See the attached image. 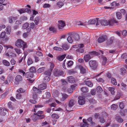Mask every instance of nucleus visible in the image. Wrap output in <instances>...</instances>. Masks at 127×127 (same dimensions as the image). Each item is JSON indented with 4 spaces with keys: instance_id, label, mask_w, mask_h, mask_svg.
I'll return each mask as SVG.
<instances>
[{
    "instance_id": "38",
    "label": "nucleus",
    "mask_w": 127,
    "mask_h": 127,
    "mask_svg": "<svg viewBox=\"0 0 127 127\" xmlns=\"http://www.w3.org/2000/svg\"><path fill=\"white\" fill-rule=\"evenodd\" d=\"M49 30L53 33L56 32L57 30L56 29L53 27H50L49 28Z\"/></svg>"
},
{
    "instance_id": "8",
    "label": "nucleus",
    "mask_w": 127,
    "mask_h": 127,
    "mask_svg": "<svg viewBox=\"0 0 127 127\" xmlns=\"http://www.w3.org/2000/svg\"><path fill=\"white\" fill-rule=\"evenodd\" d=\"M107 36L106 35H103L100 36L98 39L97 41L99 43H101L106 40Z\"/></svg>"
},
{
    "instance_id": "54",
    "label": "nucleus",
    "mask_w": 127,
    "mask_h": 127,
    "mask_svg": "<svg viewBox=\"0 0 127 127\" xmlns=\"http://www.w3.org/2000/svg\"><path fill=\"white\" fill-rule=\"evenodd\" d=\"M10 63L12 65H15L16 63V61L14 60V59L13 58L10 61Z\"/></svg>"
},
{
    "instance_id": "46",
    "label": "nucleus",
    "mask_w": 127,
    "mask_h": 127,
    "mask_svg": "<svg viewBox=\"0 0 127 127\" xmlns=\"http://www.w3.org/2000/svg\"><path fill=\"white\" fill-rule=\"evenodd\" d=\"M111 83L114 85H116L117 84V83L116 80L114 78H112L111 81Z\"/></svg>"
},
{
    "instance_id": "40",
    "label": "nucleus",
    "mask_w": 127,
    "mask_h": 127,
    "mask_svg": "<svg viewBox=\"0 0 127 127\" xmlns=\"http://www.w3.org/2000/svg\"><path fill=\"white\" fill-rule=\"evenodd\" d=\"M72 36L69 35L67 38V40L70 43H72L73 42V40L72 38Z\"/></svg>"
},
{
    "instance_id": "52",
    "label": "nucleus",
    "mask_w": 127,
    "mask_h": 127,
    "mask_svg": "<svg viewBox=\"0 0 127 127\" xmlns=\"http://www.w3.org/2000/svg\"><path fill=\"white\" fill-rule=\"evenodd\" d=\"M16 97L17 99H20L22 97V95L21 94L18 93L16 95Z\"/></svg>"
},
{
    "instance_id": "43",
    "label": "nucleus",
    "mask_w": 127,
    "mask_h": 127,
    "mask_svg": "<svg viewBox=\"0 0 127 127\" xmlns=\"http://www.w3.org/2000/svg\"><path fill=\"white\" fill-rule=\"evenodd\" d=\"M116 16L117 18L119 19H121L122 18V14L120 12H117L116 13Z\"/></svg>"
},
{
    "instance_id": "23",
    "label": "nucleus",
    "mask_w": 127,
    "mask_h": 127,
    "mask_svg": "<svg viewBox=\"0 0 127 127\" xmlns=\"http://www.w3.org/2000/svg\"><path fill=\"white\" fill-rule=\"evenodd\" d=\"M31 118L32 120L34 122H36L37 120H39L35 113H34L33 115L32 116Z\"/></svg>"
},
{
    "instance_id": "53",
    "label": "nucleus",
    "mask_w": 127,
    "mask_h": 127,
    "mask_svg": "<svg viewBox=\"0 0 127 127\" xmlns=\"http://www.w3.org/2000/svg\"><path fill=\"white\" fill-rule=\"evenodd\" d=\"M119 106L120 108L121 109H123L125 106L124 105V102H120V103Z\"/></svg>"
},
{
    "instance_id": "57",
    "label": "nucleus",
    "mask_w": 127,
    "mask_h": 127,
    "mask_svg": "<svg viewBox=\"0 0 127 127\" xmlns=\"http://www.w3.org/2000/svg\"><path fill=\"white\" fill-rule=\"evenodd\" d=\"M14 50L18 54H19L21 53V50L20 49L16 48L14 49Z\"/></svg>"
},
{
    "instance_id": "28",
    "label": "nucleus",
    "mask_w": 127,
    "mask_h": 127,
    "mask_svg": "<svg viewBox=\"0 0 127 127\" xmlns=\"http://www.w3.org/2000/svg\"><path fill=\"white\" fill-rule=\"evenodd\" d=\"M85 82H86V85L88 87H92L93 86V84L90 81H85Z\"/></svg>"
},
{
    "instance_id": "24",
    "label": "nucleus",
    "mask_w": 127,
    "mask_h": 127,
    "mask_svg": "<svg viewBox=\"0 0 127 127\" xmlns=\"http://www.w3.org/2000/svg\"><path fill=\"white\" fill-rule=\"evenodd\" d=\"M91 58L90 56L88 54L84 56V60L86 62H88Z\"/></svg>"
},
{
    "instance_id": "18",
    "label": "nucleus",
    "mask_w": 127,
    "mask_h": 127,
    "mask_svg": "<svg viewBox=\"0 0 127 127\" xmlns=\"http://www.w3.org/2000/svg\"><path fill=\"white\" fill-rule=\"evenodd\" d=\"M15 80L17 82H21L22 80V77L20 75H18L16 76Z\"/></svg>"
},
{
    "instance_id": "59",
    "label": "nucleus",
    "mask_w": 127,
    "mask_h": 127,
    "mask_svg": "<svg viewBox=\"0 0 127 127\" xmlns=\"http://www.w3.org/2000/svg\"><path fill=\"white\" fill-rule=\"evenodd\" d=\"M11 27L10 26L7 27L6 28V32H7V33H9L10 32V31L11 30Z\"/></svg>"
},
{
    "instance_id": "34",
    "label": "nucleus",
    "mask_w": 127,
    "mask_h": 127,
    "mask_svg": "<svg viewBox=\"0 0 127 127\" xmlns=\"http://www.w3.org/2000/svg\"><path fill=\"white\" fill-rule=\"evenodd\" d=\"M18 72L19 73L21 74L24 77L25 76L26 73L23 70L21 69H18Z\"/></svg>"
},
{
    "instance_id": "35",
    "label": "nucleus",
    "mask_w": 127,
    "mask_h": 127,
    "mask_svg": "<svg viewBox=\"0 0 127 127\" xmlns=\"http://www.w3.org/2000/svg\"><path fill=\"white\" fill-rule=\"evenodd\" d=\"M50 80V78L49 76H45L44 77L43 79V82L45 83H47Z\"/></svg>"
},
{
    "instance_id": "58",
    "label": "nucleus",
    "mask_w": 127,
    "mask_h": 127,
    "mask_svg": "<svg viewBox=\"0 0 127 127\" xmlns=\"http://www.w3.org/2000/svg\"><path fill=\"white\" fill-rule=\"evenodd\" d=\"M40 19V18L39 17H36L35 19L34 22L35 24H36L38 23Z\"/></svg>"
},
{
    "instance_id": "11",
    "label": "nucleus",
    "mask_w": 127,
    "mask_h": 127,
    "mask_svg": "<svg viewBox=\"0 0 127 127\" xmlns=\"http://www.w3.org/2000/svg\"><path fill=\"white\" fill-rule=\"evenodd\" d=\"M23 29H26L28 32H29L31 31V28L29 26V24H23L22 27Z\"/></svg>"
},
{
    "instance_id": "9",
    "label": "nucleus",
    "mask_w": 127,
    "mask_h": 127,
    "mask_svg": "<svg viewBox=\"0 0 127 127\" xmlns=\"http://www.w3.org/2000/svg\"><path fill=\"white\" fill-rule=\"evenodd\" d=\"M78 103L80 105L84 104L85 103L84 98L82 96H79L78 98Z\"/></svg>"
},
{
    "instance_id": "44",
    "label": "nucleus",
    "mask_w": 127,
    "mask_h": 127,
    "mask_svg": "<svg viewBox=\"0 0 127 127\" xmlns=\"http://www.w3.org/2000/svg\"><path fill=\"white\" fill-rule=\"evenodd\" d=\"M51 116L52 118L54 119H57L59 118V116L58 114H52Z\"/></svg>"
},
{
    "instance_id": "19",
    "label": "nucleus",
    "mask_w": 127,
    "mask_h": 127,
    "mask_svg": "<svg viewBox=\"0 0 127 127\" xmlns=\"http://www.w3.org/2000/svg\"><path fill=\"white\" fill-rule=\"evenodd\" d=\"M33 92V93H37L38 94H41V92L39 90V89H37L35 87H34L32 88Z\"/></svg>"
},
{
    "instance_id": "3",
    "label": "nucleus",
    "mask_w": 127,
    "mask_h": 127,
    "mask_svg": "<svg viewBox=\"0 0 127 127\" xmlns=\"http://www.w3.org/2000/svg\"><path fill=\"white\" fill-rule=\"evenodd\" d=\"M15 45L18 47L21 48L22 47L23 50H24V49L27 47L26 43L21 39L17 40L16 42Z\"/></svg>"
},
{
    "instance_id": "30",
    "label": "nucleus",
    "mask_w": 127,
    "mask_h": 127,
    "mask_svg": "<svg viewBox=\"0 0 127 127\" xmlns=\"http://www.w3.org/2000/svg\"><path fill=\"white\" fill-rule=\"evenodd\" d=\"M33 63V62L32 58L31 57L29 58L28 59L27 62L28 65H30L32 64Z\"/></svg>"
},
{
    "instance_id": "36",
    "label": "nucleus",
    "mask_w": 127,
    "mask_h": 127,
    "mask_svg": "<svg viewBox=\"0 0 127 127\" xmlns=\"http://www.w3.org/2000/svg\"><path fill=\"white\" fill-rule=\"evenodd\" d=\"M103 61L102 63V65H105L107 62V59L105 57H103L102 58Z\"/></svg>"
},
{
    "instance_id": "63",
    "label": "nucleus",
    "mask_w": 127,
    "mask_h": 127,
    "mask_svg": "<svg viewBox=\"0 0 127 127\" xmlns=\"http://www.w3.org/2000/svg\"><path fill=\"white\" fill-rule=\"evenodd\" d=\"M17 10L21 14L25 13V11L24 10V9H20L19 10Z\"/></svg>"
},
{
    "instance_id": "2",
    "label": "nucleus",
    "mask_w": 127,
    "mask_h": 127,
    "mask_svg": "<svg viewBox=\"0 0 127 127\" xmlns=\"http://www.w3.org/2000/svg\"><path fill=\"white\" fill-rule=\"evenodd\" d=\"M117 23V21L114 19H113L108 21L106 20H99V19L97 18H96L95 19L90 20L88 22V23L89 24H99V23L101 24H104V23L112 24L113 23Z\"/></svg>"
},
{
    "instance_id": "17",
    "label": "nucleus",
    "mask_w": 127,
    "mask_h": 127,
    "mask_svg": "<svg viewBox=\"0 0 127 127\" xmlns=\"http://www.w3.org/2000/svg\"><path fill=\"white\" fill-rule=\"evenodd\" d=\"M78 67L80 70V72L82 74L85 73L86 70L81 65H79L78 66Z\"/></svg>"
},
{
    "instance_id": "29",
    "label": "nucleus",
    "mask_w": 127,
    "mask_h": 127,
    "mask_svg": "<svg viewBox=\"0 0 127 127\" xmlns=\"http://www.w3.org/2000/svg\"><path fill=\"white\" fill-rule=\"evenodd\" d=\"M2 63L4 65L9 66L10 65V63L6 60H4L2 61Z\"/></svg>"
},
{
    "instance_id": "45",
    "label": "nucleus",
    "mask_w": 127,
    "mask_h": 127,
    "mask_svg": "<svg viewBox=\"0 0 127 127\" xmlns=\"http://www.w3.org/2000/svg\"><path fill=\"white\" fill-rule=\"evenodd\" d=\"M96 90L97 93H99L102 92L103 91L102 88L100 86L97 87Z\"/></svg>"
},
{
    "instance_id": "14",
    "label": "nucleus",
    "mask_w": 127,
    "mask_h": 127,
    "mask_svg": "<svg viewBox=\"0 0 127 127\" xmlns=\"http://www.w3.org/2000/svg\"><path fill=\"white\" fill-rule=\"evenodd\" d=\"M0 36L3 40L7 41L8 40V38L6 36L5 32H2L1 33Z\"/></svg>"
},
{
    "instance_id": "62",
    "label": "nucleus",
    "mask_w": 127,
    "mask_h": 127,
    "mask_svg": "<svg viewBox=\"0 0 127 127\" xmlns=\"http://www.w3.org/2000/svg\"><path fill=\"white\" fill-rule=\"evenodd\" d=\"M77 86V85L75 84L72 85L71 86L70 88L74 91Z\"/></svg>"
},
{
    "instance_id": "21",
    "label": "nucleus",
    "mask_w": 127,
    "mask_h": 127,
    "mask_svg": "<svg viewBox=\"0 0 127 127\" xmlns=\"http://www.w3.org/2000/svg\"><path fill=\"white\" fill-rule=\"evenodd\" d=\"M62 47L63 49L65 50H66L69 48V46L66 43H63Z\"/></svg>"
},
{
    "instance_id": "16",
    "label": "nucleus",
    "mask_w": 127,
    "mask_h": 127,
    "mask_svg": "<svg viewBox=\"0 0 127 127\" xmlns=\"http://www.w3.org/2000/svg\"><path fill=\"white\" fill-rule=\"evenodd\" d=\"M76 103V101L74 99L71 100L69 102L68 104V106L71 108Z\"/></svg>"
},
{
    "instance_id": "60",
    "label": "nucleus",
    "mask_w": 127,
    "mask_h": 127,
    "mask_svg": "<svg viewBox=\"0 0 127 127\" xmlns=\"http://www.w3.org/2000/svg\"><path fill=\"white\" fill-rule=\"evenodd\" d=\"M33 99L34 100H36L37 98V93H33Z\"/></svg>"
},
{
    "instance_id": "37",
    "label": "nucleus",
    "mask_w": 127,
    "mask_h": 127,
    "mask_svg": "<svg viewBox=\"0 0 127 127\" xmlns=\"http://www.w3.org/2000/svg\"><path fill=\"white\" fill-rule=\"evenodd\" d=\"M30 72H31L32 73H35L36 72V70L35 67L34 66L31 67L29 69Z\"/></svg>"
},
{
    "instance_id": "61",
    "label": "nucleus",
    "mask_w": 127,
    "mask_h": 127,
    "mask_svg": "<svg viewBox=\"0 0 127 127\" xmlns=\"http://www.w3.org/2000/svg\"><path fill=\"white\" fill-rule=\"evenodd\" d=\"M17 92L19 93H23L25 92V90H23L22 88H20L19 89H18L17 91Z\"/></svg>"
},
{
    "instance_id": "56",
    "label": "nucleus",
    "mask_w": 127,
    "mask_h": 127,
    "mask_svg": "<svg viewBox=\"0 0 127 127\" xmlns=\"http://www.w3.org/2000/svg\"><path fill=\"white\" fill-rule=\"evenodd\" d=\"M9 57H16V54L14 53L11 52H9Z\"/></svg>"
},
{
    "instance_id": "51",
    "label": "nucleus",
    "mask_w": 127,
    "mask_h": 127,
    "mask_svg": "<svg viewBox=\"0 0 127 127\" xmlns=\"http://www.w3.org/2000/svg\"><path fill=\"white\" fill-rule=\"evenodd\" d=\"M3 110V108L2 107H0V114L2 116H5L6 115V113L5 112L1 113V111Z\"/></svg>"
},
{
    "instance_id": "50",
    "label": "nucleus",
    "mask_w": 127,
    "mask_h": 127,
    "mask_svg": "<svg viewBox=\"0 0 127 127\" xmlns=\"http://www.w3.org/2000/svg\"><path fill=\"white\" fill-rule=\"evenodd\" d=\"M57 4L58 6L60 8L62 7L64 4V3L61 2H58Z\"/></svg>"
},
{
    "instance_id": "26",
    "label": "nucleus",
    "mask_w": 127,
    "mask_h": 127,
    "mask_svg": "<svg viewBox=\"0 0 127 127\" xmlns=\"http://www.w3.org/2000/svg\"><path fill=\"white\" fill-rule=\"evenodd\" d=\"M58 27L59 30L61 31L63 30L64 27L66 26V24H58Z\"/></svg>"
},
{
    "instance_id": "15",
    "label": "nucleus",
    "mask_w": 127,
    "mask_h": 127,
    "mask_svg": "<svg viewBox=\"0 0 127 127\" xmlns=\"http://www.w3.org/2000/svg\"><path fill=\"white\" fill-rule=\"evenodd\" d=\"M83 123L81 124V127H89V125L87 123L85 119H83Z\"/></svg>"
},
{
    "instance_id": "33",
    "label": "nucleus",
    "mask_w": 127,
    "mask_h": 127,
    "mask_svg": "<svg viewBox=\"0 0 127 127\" xmlns=\"http://www.w3.org/2000/svg\"><path fill=\"white\" fill-rule=\"evenodd\" d=\"M108 89L111 92V93L112 95H114L115 93V92L114 91L115 90V88L110 87Z\"/></svg>"
},
{
    "instance_id": "4",
    "label": "nucleus",
    "mask_w": 127,
    "mask_h": 127,
    "mask_svg": "<svg viewBox=\"0 0 127 127\" xmlns=\"http://www.w3.org/2000/svg\"><path fill=\"white\" fill-rule=\"evenodd\" d=\"M68 35H70L75 40L77 41L80 38L79 35L75 32H70L67 33Z\"/></svg>"
},
{
    "instance_id": "1",
    "label": "nucleus",
    "mask_w": 127,
    "mask_h": 127,
    "mask_svg": "<svg viewBox=\"0 0 127 127\" xmlns=\"http://www.w3.org/2000/svg\"><path fill=\"white\" fill-rule=\"evenodd\" d=\"M80 26H83L90 29H103L104 28H111L114 24H78Z\"/></svg>"
},
{
    "instance_id": "25",
    "label": "nucleus",
    "mask_w": 127,
    "mask_h": 127,
    "mask_svg": "<svg viewBox=\"0 0 127 127\" xmlns=\"http://www.w3.org/2000/svg\"><path fill=\"white\" fill-rule=\"evenodd\" d=\"M62 97L61 98V101H64L68 97V95L65 94H62Z\"/></svg>"
},
{
    "instance_id": "39",
    "label": "nucleus",
    "mask_w": 127,
    "mask_h": 127,
    "mask_svg": "<svg viewBox=\"0 0 127 127\" xmlns=\"http://www.w3.org/2000/svg\"><path fill=\"white\" fill-rule=\"evenodd\" d=\"M73 64V62L71 60H70L68 61L67 63V66L70 67Z\"/></svg>"
},
{
    "instance_id": "64",
    "label": "nucleus",
    "mask_w": 127,
    "mask_h": 127,
    "mask_svg": "<svg viewBox=\"0 0 127 127\" xmlns=\"http://www.w3.org/2000/svg\"><path fill=\"white\" fill-rule=\"evenodd\" d=\"M121 58L123 59H125L127 58V54L124 53L123 54L121 57Z\"/></svg>"
},
{
    "instance_id": "48",
    "label": "nucleus",
    "mask_w": 127,
    "mask_h": 127,
    "mask_svg": "<svg viewBox=\"0 0 127 127\" xmlns=\"http://www.w3.org/2000/svg\"><path fill=\"white\" fill-rule=\"evenodd\" d=\"M121 70L122 74L123 75H124L126 72V70L123 68H121Z\"/></svg>"
},
{
    "instance_id": "20",
    "label": "nucleus",
    "mask_w": 127,
    "mask_h": 127,
    "mask_svg": "<svg viewBox=\"0 0 127 127\" xmlns=\"http://www.w3.org/2000/svg\"><path fill=\"white\" fill-rule=\"evenodd\" d=\"M89 55L90 56L91 58H92L94 56L98 55V53L95 51H92L89 53Z\"/></svg>"
},
{
    "instance_id": "12",
    "label": "nucleus",
    "mask_w": 127,
    "mask_h": 127,
    "mask_svg": "<svg viewBox=\"0 0 127 127\" xmlns=\"http://www.w3.org/2000/svg\"><path fill=\"white\" fill-rule=\"evenodd\" d=\"M67 79L69 82L71 83H73L75 82V78L72 76H69L67 77Z\"/></svg>"
},
{
    "instance_id": "27",
    "label": "nucleus",
    "mask_w": 127,
    "mask_h": 127,
    "mask_svg": "<svg viewBox=\"0 0 127 127\" xmlns=\"http://www.w3.org/2000/svg\"><path fill=\"white\" fill-rule=\"evenodd\" d=\"M117 121L119 123H122L123 121V120L119 116H116L115 117Z\"/></svg>"
},
{
    "instance_id": "47",
    "label": "nucleus",
    "mask_w": 127,
    "mask_h": 127,
    "mask_svg": "<svg viewBox=\"0 0 127 127\" xmlns=\"http://www.w3.org/2000/svg\"><path fill=\"white\" fill-rule=\"evenodd\" d=\"M52 71H51L50 70L46 71L45 72L44 74L45 75L50 76L51 75V72Z\"/></svg>"
},
{
    "instance_id": "5",
    "label": "nucleus",
    "mask_w": 127,
    "mask_h": 127,
    "mask_svg": "<svg viewBox=\"0 0 127 127\" xmlns=\"http://www.w3.org/2000/svg\"><path fill=\"white\" fill-rule=\"evenodd\" d=\"M54 75L58 77L63 75L64 72L63 71L59 70L57 69H55L53 71Z\"/></svg>"
},
{
    "instance_id": "13",
    "label": "nucleus",
    "mask_w": 127,
    "mask_h": 127,
    "mask_svg": "<svg viewBox=\"0 0 127 127\" xmlns=\"http://www.w3.org/2000/svg\"><path fill=\"white\" fill-rule=\"evenodd\" d=\"M47 85L46 83H43L39 85L38 86V88L39 90H42L46 89V88Z\"/></svg>"
},
{
    "instance_id": "6",
    "label": "nucleus",
    "mask_w": 127,
    "mask_h": 127,
    "mask_svg": "<svg viewBox=\"0 0 127 127\" xmlns=\"http://www.w3.org/2000/svg\"><path fill=\"white\" fill-rule=\"evenodd\" d=\"M90 66L91 68L94 70L96 69L97 66L96 62L94 60H91L89 62Z\"/></svg>"
},
{
    "instance_id": "55",
    "label": "nucleus",
    "mask_w": 127,
    "mask_h": 127,
    "mask_svg": "<svg viewBox=\"0 0 127 127\" xmlns=\"http://www.w3.org/2000/svg\"><path fill=\"white\" fill-rule=\"evenodd\" d=\"M51 6V5L48 3H45L43 6V7L44 8H49Z\"/></svg>"
},
{
    "instance_id": "32",
    "label": "nucleus",
    "mask_w": 127,
    "mask_h": 127,
    "mask_svg": "<svg viewBox=\"0 0 127 127\" xmlns=\"http://www.w3.org/2000/svg\"><path fill=\"white\" fill-rule=\"evenodd\" d=\"M81 91L84 93H86L88 92V88L83 87L81 88Z\"/></svg>"
},
{
    "instance_id": "41",
    "label": "nucleus",
    "mask_w": 127,
    "mask_h": 127,
    "mask_svg": "<svg viewBox=\"0 0 127 127\" xmlns=\"http://www.w3.org/2000/svg\"><path fill=\"white\" fill-rule=\"evenodd\" d=\"M44 69V67L40 68L37 70V72L39 73H41L43 71Z\"/></svg>"
},
{
    "instance_id": "42",
    "label": "nucleus",
    "mask_w": 127,
    "mask_h": 127,
    "mask_svg": "<svg viewBox=\"0 0 127 127\" xmlns=\"http://www.w3.org/2000/svg\"><path fill=\"white\" fill-rule=\"evenodd\" d=\"M118 106L116 104H113L111 106V110H116L118 107Z\"/></svg>"
},
{
    "instance_id": "31",
    "label": "nucleus",
    "mask_w": 127,
    "mask_h": 127,
    "mask_svg": "<svg viewBox=\"0 0 127 127\" xmlns=\"http://www.w3.org/2000/svg\"><path fill=\"white\" fill-rule=\"evenodd\" d=\"M45 95H46L45 97V96H44V95H43V98H49L51 97V94L50 92H46L45 93Z\"/></svg>"
},
{
    "instance_id": "7",
    "label": "nucleus",
    "mask_w": 127,
    "mask_h": 127,
    "mask_svg": "<svg viewBox=\"0 0 127 127\" xmlns=\"http://www.w3.org/2000/svg\"><path fill=\"white\" fill-rule=\"evenodd\" d=\"M39 119H42L44 118L45 116L44 115V112L42 111H38L35 113Z\"/></svg>"
},
{
    "instance_id": "49",
    "label": "nucleus",
    "mask_w": 127,
    "mask_h": 127,
    "mask_svg": "<svg viewBox=\"0 0 127 127\" xmlns=\"http://www.w3.org/2000/svg\"><path fill=\"white\" fill-rule=\"evenodd\" d=\"M67 72L69 74H74L75 73V71L73 69L68 70L67 71Z\"/></svg>"
},
{
    "instance_id": "22",
    "label": "nucleus",
    "mask_w": 127,
    "mask_h": 127,
    "mask_svg": "<svg viewBox=\"0 0 127 127\" xmlns=\"http://www.w3.org/2000/svg\"><path fill=\"white\" fill-rule=\"evenodd\" d=\"M66 56V55L65 54L61 56H59L57 57V59L60 61H62L65 58Z\"/></svg>"
},
{
    "instance_id": "10",
    "label": "nucleus",
    "mask_w": 127,
    "mask_h": 127,
    "mask_svg": "<svg viewBox=\"0 0 127 127\" xmlns=\"http://www.w3.org/2000/svg\"><path fill=\"white\" fill-rule=\"evenodd\" d=\"M34 76V74L31 72H27L26 73L25 77L28 79H32Z\"/></svg>"
}]
</instances>
